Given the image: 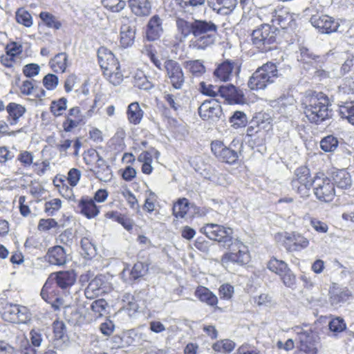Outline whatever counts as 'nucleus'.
<instances>
[{"mask_svg":"<svg viewBox=\"0 0 354 354\" xmlns=\"http://www.w3.org/2000/svg\"><path fill=\"white\" fill-rule=\"evenodd\" d=\"M58 288L59 287L47 278L40 293L41 298L50 304L55 310H59L64 304V299Z\"/></svg>","mask_w":354,"mask_h":354,"instance_id":"nucleus-22","label":"nucleus"},{"mask_svg":"<svg viewBox=\"0 0 354 354\" xmlns=\"http://www.w3.org/2000/svg\"><path fill=\"white\" fill-rule=\"evenodd\" d=\"M210 149L215 159L223 164L235 165L239 160V153L220 140H212Z\"/></svg>","mask_w":354,"mask_h":354,"instance_id":"nucleus-12","label":"nucleus"},{"mask_svg":"<svg viewBox=\"0 0 354 354\" xmlns=\"http://www.w3.org/2000/svg\"><path fill=\"white\" fill-rule=\"evenodd\" d=\"M311 25L322 34H331L337 31L339 24L333 17L317 12L310 18Z\"/></svg>","mask_w":354,"mask_h":354,"instance_id":"nucleus-19","label":"nucleus"},{"mask_svg":"<svg viewBox=\"0 0 354 354\" xmlns=\"http://www.w3.org/2000/svg\"><path fill=\"white\" fill-rule=\"evenodd\" d=\"M339 142L335 136L332 135L327 136L322 139L320 147L325 152L334 151L338 147Z\"/></svg>","mask_w":354,"mask_h":354,"instance_id":"nucleus-55","label":"nucleus"},{"mask_svg":"<svg viewBox=\"0 0 354 354\" xmlns=\"http://www.w3.org/2000/svg\"><path fill=\"white\" fill-rule=\"evenodd\" d=\"M104 217L120 224L127 231L133 230V221L125 214H122L117 210H111L104 214Z\"/></svg>","mask_w":354,"mask_h":354,"instance_id":"nucleus-37","label":"nucleus"},{"mask_svg":"<svg viewBox=\"0 0 354 354\" xmlns=\"http://www.w3.org/2000/svg\"><path fill=\"white\" fill-rule=\"evenodd\" d=\"M7 113L6 121L9 126H15L18 124L22 118L26 113V108L16 102H9L6 107Z\"/></svg>","mask_w":354,"mask_h":354,"instance_id":"nucleus-30","label":"nucleus"},{"mask_svg":"<svg viewBox=\"0 0 354 354\" xmlns=\"http://www.w3.org/2000/svg\"><path fill=\"white\" fill-rule=\"evenodd\" d=\"M97 63L104 78L113 86L120 85L124 79V69L113 53L104 46L97 52Z\"/></svg>","mask_w":354,"mask_h":354,"instance_id":"nucleus-5","label":"nucleus"},{"mask_svg":"<svg viewBox=\"0 0 354 354\" xmlns=\"http://www.w3.org/2000/svg\"><path fill=\"white\" fill-rule=\"evenodd\" d=\"M100 2L106 10L113 12H120L126 6L123 0H100Z\"/></svg>","mask_w":354,"mask_h":354,"instance_id":"nucleus-56","label":"nucleus"},{"mask_svg":"<svg viewBox=\"0 0 354 354\" xmlns=\"http://www.w3.org/2000/svg\"><path fill=\"white\" fill-rule=\"evenodd\" d=\"M194 295L200 301L209 306L215 307L218 304V299L216 295L205 286H197L194 292Z\"/></svg>","mask_w":354,"mask_h":354,"instance_id":"nucleus-35","label":"nucleus"},{"mask_svg":"<svg viewBox=\"0 0 354 354\" xmlns=\"http://www.w3.org/2000/svg\"><path fill=\"white\" fill-rule=\"evenodd\" d=\"M266 267L271 272L279 277L285 286L292 288L296 284V275L286 261L272 257L267 262Z\"/></svg>","mask_w":354,"mask_h":354,"instance_id":"nucleus-13","label":"nucleus"},{"mask_svg":"<svg viewBox=\"0 0 354 354\" xmlns=\"http://www.w3.org/2000/svg\"><path fill=\"white\" fill-rule=\"evenodd\" d=\"M186 71L192 77H200L206 73L205 62L202 59H189L183 62Z\"/></svg>","mask_w":354,"mask_h":354,"instance_id":"nucleus-38","label":"nucleus"},{"mask_svg":"<svg viewBox=\"0 0 354 354\" xmlns=\"http://www.w3.org/2000/svg\"><path fill=\"white\" fill-rule=\"evenodd\" d=\"M166 77L175 89H181L185 83V75L180 64L176 60L168 59L164 62Z\"/></svg>","mask_w":354,"mask_h":354,"instance_id":"nucleus-17","label":"nucleus"},{"mask_svg":"<svg viewBox=\"0 0 354 354\" xmlns=\"http://www.w3.org/2000/svg\"><path fill=\"white\" fill-rule=\"evenodd\" d=\"M338 113L342 119L354 126V102H345L339 105Z\"/></svg>","mask_w":354,"mask_h":354,"instance_id":"nucleus-45","label":"nucleus"},{"mask_svg":"<svg viewBox=\"0 0 354 354\" xmlns=\"http://www.w3.org/2000/svg\"><path fill=\"white\" fill-rule=\"evenodd\" d=\"M251 261L250 250L243 242L236 240L232 241L230 250L225 252L221 257V264L227 266L230 264L244 266Z\"/></svg>","mask_w":354,"mask_h":354,"instance_id":"nucleus-10","label":"nucleus"},{"mask_svg":"<svg viewBox=\"0 0 354 354\" xmlns=\"http://www.w3.org/2000/svg\"><path fill=\"white\" fill-rule=\"evenodd\" d=\"M198 115L204 121H218L223 114L221 102L216 99L205 100L198 109Z\"/></svg>","mask_w":354,"mask_h":354,"instance_id":"nucleus-20","label":"nucleus"},{"mask_svg":"<svg viewBox=\"0 0 354 354\" xmlns=\"http://www.w3.org/2000/svg\"><path fill=\"white\" fill-rule=\"evenodd\" d=\"M44 259L50 266L64 267L69 262V255L63 246L56 245L48 248Z\"/></svg>","mask_w":354,"mask_h":354,"instance_id":"nucleus-23","label":"nucleus"},{"mask_svg":"<svg viewBox=\"0 0 354 354\" xmlns=\"http://www.w3.org/2000/svg\"><path fill=\"white\" fill-rule=\"evenodd\" d=\"M53 340H61L65 342L68 340L67 328L65 323L59 319L55 320L52 324Z\"/></svg>","mask_w":354,"mask_h":354,"instance_id":"nucleus-44","label":"nucleus"},{"mask_svg":"<svg viewBox=\"0 0 354 354\" xmlns=\"http://www.w3.org/2000/svg\"><path fill=\"white\" fill-rule=\"evenodd\" d=\"M352 292L348 287H341L336 283H332L328 291L331 305L346 302L352 297Z\"/></svg>","mask_w":354,"mask_h":354,"instance_id":"nucleus-28","label":"nucleus"},{"mask_svg":"<svg viewBox=\"0 0 354 354\" xmlns=\"http://www.w3.org/2000/svg\"><path fill=\"white\" fill-rule=\"evenodd\" d=\"M331 180L339 189L348 190L352 187L351 174L346 169H338L332 172Z\"/></svg>","mask_w":354,"mask_h":354,"instance_id":"nucleus-33","label":"nucleus"},{"mask_svg":"<svg viewBox=\"0 0 354 354\" xmlns=\"http://www.w3.org/2000/svg\"><path fill=\"white\" fill-rule=\"evenodd\" d=\"M330 106L328 96L322 91H310L301 102L304 114L309 122L315 124H322L332 118Z\"/></svg>","mask_w":354,"mask_h":354,"instance_id":"nucleus-2","label":"nucleus"},{"mask_svg":"<svg viewBox=\"0 0 354 354\" xmlns=\"http://www.w3.org/2000/svg\"><path fill=\"white\" fill-rule=\"evenodd\" d=\"M15 21L17 24L26 28H30L33 24V19L31 14L23 7L17 9L15 12Z\"/></svg>","mask_w":354,"mask_h":354,"instance_id":"nucleus-48","label":"nucleus"},{"mask_svg":"<svg viewBox=\"0 0 354 354\" xmlns=\"http://www.w3.org/2000/svg\"><path fill=\"white\" fill-rule=\"evenodd\" d=\"M82 176L81 171L77 168H71L67 173L66 179L68 184L72 187H75L79 183Z\"/></svg>","mask_w":354,"mask_h":354,"instance_id":"nucleus-63","label":"nucleus"},{"mask_svg":"<svg viewBox=\"0 0 354 354\" xmlns=\"http://www.w3.org/2000/svg\"><path fill=\"white\" fill-rule=\"evenodd\" d=\"M236 65V62L232 59H225L217 64L213 72L215 80L221 82L231 81Z\"/></svg>","mask_w":354,"mask_h":354,"instance_id":"nucleus-25","label":"nucleus"},{"mask_svg":"<svg viewBox=\"0 0 354 354\" xmlns=\"http://www.w3.org/2000/svg\"><path fill=\"white\" fill-rule=\"evenodd\" d=\"M98 102L99 99L97 97L93 100L86 98L81 100L79 105L68 109L64 115L59 133H73L76 129L84 123L86 118H91L97 114L99 110L97 109Z\"/></svg>","mask_w":354,"mask_h":354,"instance_id":"nucleus-4","label":"nucleus"},{"mask_svg":"<svg viewBox=\"0 0 354 354\" xmlns=\"http://www.w3.org/2000/svg\"><path fill=\"white\" fill-rule=\"evenodd\" d=\"M218 93L230 104H243L246 102L243 91L232 84L221 86Z\"/></svg>","mask_w":354,"mask_h":354,"instance_id":"nucleus-26","label":"nucleus"},{"mask_svg":"<svg viewBox=\"0 0 354 354\" xmlns=\"http://www.w3.org/2000/svg\"><path fill=\"white\" fill-rule=\"evenodd\" d=\"M274 239L288 252H299L309 245L308 239L295 232H279L275 234Z\"/></svg>","mask_w":354,"mask_h":354,"instance_id":"nucleus-11","label":"nucleus"},{"mask_svg":"<svg viewBox=\"0 0 354 354\" xmlns=\"http://www.w3.org/2000/svg\"><path fill=\"white\" fill-rule=\"evenodd\" d=\"M280 30L268 24H263L252 30L250 41L252 47L259 53H266L277 49L281 42Z\"/></svg>","mask_w":354,"mask_h":354,"instance_id":"nucleus-6","label":"nucleus"},{"mask_svg":"<svg viewBox=\"0 0 354 354\" xmlns=\"http://www.w3.org/2000/svg\"><path fill=\"white\" fill-rule=\"evenodd\" d=\"M160 152L155 147L142 151L138 156V161L142 164L141 171L146 175H150L153 171L152 166L153 159L158 160Z\"/></svg>","mask_w":354,"mask_h":354,"instance_id":"nucleus-27","label":"nucleus"},{"mask_svg":"<svg viewBox=\"0 0 354 354\" xmlns=\"http://www.w3.org/2000/svg\"><path fill=\"white\" fill-rule=\"evenodd\" d=\"M0 63L3 66L14 70L15 68L21 66V59L19 57L6 53L0 57Z\"/></svg>","mask_w":354,"mask_h":354,"instance_id":"nucleus-53","label":"nucleus"},{"mask_svg":"<svg viewBox=\"0 0 354 354\" xmlns=\"http://www.w3.org/2000/svg\"><path fill=\"white\" fill-rule=\"evenodd\" d=\"M48 279L62 290L72 287L76 282L77 274L73 269L50 273Z\"/></svg>","mask_w":354,"mask_h":354,"instance_id":"nucleus-24","label":"nucleus"},{"mask_svg":"<svg viewBox=\"0 0 354 354\" xmlns=\"http://www.w3.org/2000/svg\"><path fill=\"white\" fill-rule=\"evenodd\" d=\"M299 15L290 12L288 7L278 6L272 12V22L281 28V35L287 43H293L297 37Z\"/></svg>","mask_w":354,"mask_h":354,"instance_id":"nucleus-7","label":"nucleus"},{"mask_svg":"<svg viewBox=\"0 0 354 354\" xmlns=\"http://www.w3.org/2000/svg\"><path fill=\"white\" fill-rule=\"evenodd\" d=\"M68 65V57L66 53L55 55L49 62V66L55 73H64Z\"/></svg>","mask_w":354,"mask_h":354,"instance_id":"nucleus-39","label":"nucleus"},{"mask_svg":"<svg viewBox=\"0 0 354 354\" xmlns=\"http://www.w3.org/2000/svg\"><path fill=\"white\" fill-rule=\"evenodd\" d=\"M133 85L139 89L149 90L153 84L147 79L142 71H137L133 78Z\"/></svg>","mask_w":354,"mask_h":354,"instance_id":"nucleus-52","label":"nucleus"},{"mask_svg":"<svg viewBox=\"0 0 354 354\" xmlns=\"http://www.w3.org/2000/svg\"><path fill=\"white\" fill-rule=\"evenodd\" d=\"M111 290V286L105 277L99 274L90 281L85 289L84 295L87 299H93L109 293Z\"/></svg>","mask_w":354,"mask_h":354,"instance_id":"nucleus-21","label":"nucleus"},{"mask_svg":"<svg viewBox=\"0 0 354 354\" xmlns=\"http://www.w3.org/2000/svg\"><path fill=\"white\" fill-rule=\"evenodd\" d=\"M136 32L129 26H124L121 28L120 43L123 48L131 46L135 39Z\"/></svg>","mask_w":354,"mask_h":354,"instance_id":"nucleus-47","label":"nucleus"},{"mask_svg":"<svg viewBox=\"0 0 354 354\" xmlns=\"http://www.w3.org/2000/svg\"><path fill=\"white\" fill-rule=\"evenodd\" d=\"M189 209V202L186 198H179L172 208L173 215L177 218H183Z\"/></svg>","mask_w":354,"mask_h":354,"instance_id":"nucleus-46","label":"nucleus"},{"mask_svg":"<svg viewBox=\"0 0 354 354\" xmlns=\"http://www.w3.org/2000/svg\"><path fill=\"white\" fill-rule=\"evenodd\" d=\"M131 12L138 17H147L151 12V3L149 0H129Z\"/></svg>","mask_w":354,"mask_h":354,"instance_id":"nucleus-36","label":"nucleus"},{"mask_svg":"<svg viewBox=\"0 0 354 354\" xmlns=\"http://www.w3.org/2000/svg\"><path fill=\"white\" fill-rule=\"evenodd\" d=\"M177 31L184 38L192 35L194 38L189 41V48L205 50L214 44L218 26L212 21L194 19L189 21L180 17H175Z\"/></svg>","mask_w":354,"mask_h":354,"instance_id":"nucleus-1","label":"nucleus"},{"mask_svg":"<svg viewBox=\"0 0 354 354\" xmlns=\"http://www.w3.org/2000/svg\"><path fill=\"white\" fill-rule=\"evenodd\" d=\"M90 171L93 174L96 178L102 182H109L113 178L111 168L104 159L100 160L97 165L91 167Z\"/></svg>","mask_w":354,"mask_h":354,"instance_id":"nucleus-32","label":"nucleus"},{"mask_svg":"<svg viewBox=\"0 0 354 354\" xmlns=\"http://www.w3.org/2000/svg\"><path fill=\"white\" fill-rule=\"evenodd\" d=\"M39 17L44 25L49 28L59 30L62 27V22L50 12L46 11L41 12Z\"/></svg>","mask_w":354,"mask_h":354,"instance_id":"nucleus-49","label":"nucleus"},{"mask_svg":"<svg viewBox=\"0 0 354 354\" xmlns=\"http://www.w3.org/2000/svg\"><path fill=\"white\" fill-rule=\"evenodd\" d=\"M68 100L65 97H62L51 101L49 106L50 113L55 118L62 116L67 111Z\"/></svg>","mask_w":354,"mask_h":354,"instance_id":"nucleus-43","label":"nucleus"},{"mask_svg":"<svg viewBox=\"0 0 354 354\" xmlns=\"http://www.w3.org/2000/svg\"><path fill=\"white\" fill-rule=\"evenodd\" d=\"M16 160L21 168L26 170L29 169L33 165L34 154L30 151L21 150L17 156Z\"/></svg>","mask_w":354,"mask_h":354,"instance_id":"nucleus-50","label":"nucleus"},{"mask_svg":"<svg viewBox=\"0 0 354 354\" xmlns=\"http://www.w3.org/2000/svg\"><path fill=\"white\" fill-rule=\"evenodd\" d=\"M313 188L316 198L323 203L332 202L336 196L335 185L331 179L327 176H317Z\"/></svg>","mask_w":354,"mask_h":354,"instance_id":"nucleus-15","label":"nucleus"},{"mask_svg":"<svg viewBox=\"0 0 354 354\" xmlns=\"http://www.w3.org/2000/svg\"><path fill=\"white\" fill-rule=\"evenodd\" d=\"M328 328L336 335L346 330V324L342 318L337 317L329 322Z\"/></svg>","mask_w":354,"mask_h":354,"instance_id":"nucleus-60","label":"nucleus"},{"mask_svg":"<svg viewBox=\"0 0 354 354\" xmlns=\"http://www.w3.org/2000/svg\"><path fill=\"white\" fill-rule=\"evenodd\" d=\"M231 126L235 129H241L246 127L248 124V117L243 111H236L229 118Z\"/></svg>","mask_w":354,"mask_h":354,"instance_id":"nucleus-51","label":"nucleus"},{"mask_svg":"<svg viewBox=\"0 0 354 354\" xmlns=\"http://www.w3.org/2000/svg\"><path fill=\"white\" fill-rule=\"evenodd\" d=\"M102 159L98 152L94 149H89L83 154V160L84 163L89 167V169L93 167L95 165H97L100 160Z\"/></svg>","mask_w":354,"mask_h":354,"instance_id":"nucleus-54","label":"nucleus"},{"mask_svg":"<svg viewBox=\"0 0 354 354\" xmlns=\"http://www.w3.org/2000/svg\"><path fill=\"white\" fill-rule=\"evenodd\" d=\"M148 268L144 263L138 261L136 263L130 272V279L135 281L143 277L147 272Z\"/></svg>","mask_w":354,"mask_h":354,"instance_id":"nucleus-59","label":"nucleus"},{"mask_svg":"<svg viewBox=\"0 0 354 354\" xmlns=\"http://www.w3.org/2000/svg\"><path fill=\"white\" fill-rule=\"evenodd\" d=\"M278 77L277 65L272 62H268L252 73L248 85L253 91L263 90L273 84Z\"/></svg>","mask_w":354,"mask_h":354,"instance_id":"nucleus-8","label":"nucleus"},{"mask_svg":"<svg viewBox=\"0 0 354 354\" xmlns=\"http://www.w3.org/2000/svg\"><path fill=\"white\" fill-rule=\"evenodd\" d=\"M62 205L59 198L50 199L44 203V212L48 216H53L61 209Z\"/></svg>","mask_w":354,"mask_h":354,"instance_id":"nucleus-58","label":"nucleus"},{"mask_svg":"<svg viewBox=\"0 0 354 354\" xmlns=\"http://www.w3.org/2000/svg\"><path fill=\"white\" fill-rule=\"evenodd\" d=\"M273 134V120L265 111H259L252 116L247 127L245 138L252 148L265 145Z\"/></svg>","mask_w":354,"mask_h":354,"instance_id":"nucleus-3","label":"nucleus"},{"mask_svg":"<svg viewBox=\"0 0 354 354\" xmlns=\"http://www.w3.org/2000/svg\"><path fill=\"white\" fill-rule=\"evenodd\" d=\"M162 21L158 15L152 16L146 26V37L149 41L158 39L162 32Z\"/></svg>","mask_w":354,"mask_h":354,"instance_id":"nucleus-31","label":"nucleus"},{"mask_svg":"<svg viewBox=\"0 0 354 354\" xmlns=\"http://www.w3.org/2000/svg\"><path fill=\"white\" fill-rule=\"evenodd\" d=\"M237 3V0H210L209 6L217 14L227 15L232 12Z\"/></svg>","mask_w":354,"mask_h":354,"instance_id":"nucleus-34","label":"nucleus"},{"mask_svg":"<svg viewBox=\"0 0 354 354\" xmlns=\"http://www.w3.org/2000/svg\"><path fill=\"white\" fill-rule=\"evenodd\" d=\"M202 232L208 239L218 243L227 244L233 241V229L222 225L207 223Z\"/></svg>","mask_w":354,"mask_h":354,"instance_id":"nucleus-14","label":"nucleus"},{"mask_svg":"<svg viewBox=\"0 0 354 354\" xmlns=\"http://www.w3.org/2000/svg\"><path fill=\"white\" fill-rule=\"evenodd\" d=\"M298 350L305 354H317L319 347V337L312 329L297 333Z\"/></svg>","mask_w":354,"mask_h":354,"instance_id":"nucleus-16","label":"nucleus"},{"mask_svg":"<svg viewBox=\"0 0 354 354\" xmlns=\"http://www.w3.org/2000/svg\"><path fill=\"white\" fill-rule=\"evenodd\" d=\"M317 175L313 176L310 169L306 165H301L294 171L290 180L292 190L301 198H308L311 189L317 179Z\"/></svg>","mask_w":354,"mask_h":354,"instance_id":"nucleus-9","label":"nucleus"},{"mask_svg":"<svg viewBox=\"0 0 354 354\" xmlns=\"http://www.w3.org/2000/svg\"><path fill=\"white\" fill-rule=\"evenodd\" d=\"M31 168L35 175L42 176L47 171L50 170V162L48 160L33 161V165L31 166Z\"/></svg>","mask_w":354,"mask_h":354,"instance_id":"nucleus-61","label":"nucleus"},{"mask_svg":"<svg viewBox=\"0 0 354 354\" xmlns=\"http://www.w3.org/2000/svg\"><path fill=\"white\" fill-rule=\"evenodd\" d=\"M144 113V111L138 102L129 104L126 111L128 122L133 125H138L141 122Z\"/></svg>","mask_w":354,"mask_h":354,"instance_id":"nucleus-40","label":"nucleus"},{"mask_svg":"<svg viewBox=\"0 0 354 354\" xmlns=\"http://www.w3.org/2000/svg\"><path fill=\"white\" fill-rule=\"evenodd\" d=\"M80 213L88 219L95 218L100 214V207L95 204L94 200L88 196H83L77 203Z\"/></svg>","mask_w":354,"mask_h":354,"instance_id":"nucleus-29","label":"nucleus"},{"mask_svg":"<svg viewBox=\"0 0 354 354\" xmlns=\"http://www.w3.org/2000/svg\"><path fill=\"white\" fill-rule=\"evenodd\" d=\"M107 306V302L104 299H99L95 300L91 306L92 311L94 313L96 317H100L102 316Z\"/></svg>","mask_w":354,"mask_h":354,"instance_id":"nucleus-64","label":"nucleus"},{"mask_svg":"<svg viewBox=\"0 0 354 354\" xmlns=\"http://www.w3.org/2000/svg\"><path fill=\"white\" fill-rule=\"evenodd\" d=\"M82 254L86 259H91L95 254V248L91 240L87 237H83L80 241Z\"/></svg>","mask_w":354,"mask_h":354,"instance_id":"nucleus-57","label":"nucleus"},{"mask_svg":"<svg viewBox=\"0 0 354 354\" xmlns=\"http://www.w3.org/2000/svg\"><path fill=\"white\" fill-rule=\"evenodd\" d=\"M236 343L227 338L216 340L212 344V349L216 353L230 354L236 348Z\"/></svg>","mask_w":354,"mask_h":354,"instance_id":"nucleus-42","label":"nucleus"},{"mask_svg":"<svg viewBox=\"0 0 354 354\" xmlns=\"http://www.w3.org/2000/svg\"><path fill=\"white\" fill-rule=\"evenodd\" d=\"M66 181L65 176L57 174L53 178V183L62 196L70 198L73 195V191Z\"/></svg>","mask_w":354,"mask_h":354,"instance_id":"nucleus-41","label":"nucleus"},{"mask_svg":"<svg viewBox=\"0 0 354 354\" xmlns=\"http://www.w3.org/2000/svg\"><path fill=\"white\" fill-rule=\"evenodd\" d=\"M42 84L48 91L55 90L59 84L58 77L53 73H48L42 79Z\"/></svg>","mask_w":354,"mask_h":354,"instance_id":"nucleus-62","label":"nucleus"},{"mask_svg":"<svg viewBox=\"0 0 354 354\" xmlns=\"http://www.w3.org/2000/svg\"><path fill=\"white\" fill-rule=\"evenodd\" d=\"M1 317L8 323L24 324L30 319V312L26 306L8 304L4 307Z\"/></svg>","mask_w":354,"mask_h":354,"instance_id":"nucleus-18","label":"nucleus"}]
</instances>
